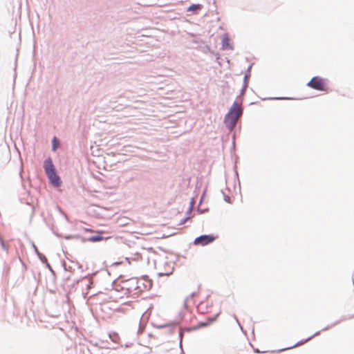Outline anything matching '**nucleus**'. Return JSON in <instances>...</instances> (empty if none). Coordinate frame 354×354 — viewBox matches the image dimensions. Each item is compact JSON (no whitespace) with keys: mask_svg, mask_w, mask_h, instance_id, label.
Here are the masks:
<instances>
[{"mask_svg":"<svg viewBox=\"0 0 354 354\" xmlns=\"http://www.w3.org/2000/svg\"><path fill=\"white\" fill-rule=\"evenodd\" d=\"M229 41L230 39L227 38V37H224L223 38V40H222V43H223V46L225 48H230V49H232V47L231 46H230L229 44Z\"/></svg>","mask_w":354,"mask_h":354,"instance_id":"nucleus-9","label":"nucleus"},{"mask_svg":"<svg viewBox=\"0 0 354 354\" xmlns=\"http://www.w3.org/2000/svg\"><path fill=\"white\" fill-rule=\"evenodd\" d=\"M0 242H1V246H2L3 248L6 249V245H5V243H4V241H3V238L1 237V235H0Z\"/></svg>","mask_w":354,"mask_h":354,"instance_id":"nucleus-12","label":"nucleus"},{"mask_svg":"<svg viewBox=\"0 0 354 354\" xmlns=\"http://www.w3.org/2000/svg\"><path fill=\"white\" fill-rule=\"evenodd\" d=\"M57 138H53V150H56V149H57Z\"/></svg>","mask_w":354,"mask_h":354,"instance_id":"nucleus-11","label":"nucleus"},{"mask_svg":"<svg viewBox=\"0 0 354 354\" xmlns=\"http://www.w3.org/2000/svg\"><path fill=\"white\" fill-rule=\"evenodd\" d=\"M242 115V109L237 102H234L229 112L225 117V124L227 129L232 130Z\"/></svg>","mask_w":354,"mask_h":354,"instance_id":"nucleus-1","label":"nucleus"},{"mask_svg":"<svg viewBox=\"0 0 354 354\" xmlns=\"http://www.w3.org/2000/svg\"><path fill=\"white\" fill-rule=\"evenodd\" d=\"M214 320H215V318H208V319H207V321H205V322H199L196 326H194L192 328V329L197 330L201 327L207 326L209 325L211 323H212Z\"/></svg>","mask_w":354,"mask_h":354,"instance_id":"nucleus-6","label":"nucleus"},{"mask_svg":"<svg viewBox=\"0 0 354 354\" xmlns=\"http://www.w3.org/2000/svg\"><path fill=\"white\" fill-rule=\"evenodd\" d=\"M103 240V237L102 236H92L88 238V241L91 242H97Z\"/></svg>","mask_w":354,"mask_h":354,"instance_id":"nucleus-10","label":"nucleus"},{"mask_svg":"<svg viewBox=\"0 0 354 354\" xmlns=\"http://www.w3.org/2000/svg\"><path fill=\"white\" fill-rule=\"evenodd\" d=\"M203 6L201 4H192L188 8L187 11L189 12H196L201 10Z\"/></svg>","mask_w":354,"mask_h":354,"instance_id":"nucleus-7","label":"nucleus"},{"mask_svg":"<svg viewBox=\"0 0 354 354\" xmlns=\"http://www.w3.org/2000/svg\"><path fill=\"white\" fill-rule=\"evenodd\" d=\"M307 86L320 91H327L328 89L326 81L319 77H313L311 80L307 84Z\"/></svg>","mask_w":354,"mask_h":354,"instance_id":"nucleus-2","label":"nucleus"},{"mask_svg":"<svg viewBox=\"0 0 354 354\" xmlns=\"http://www.w3.org/2000/svg\"><path fill=\"white\" fill-rule=\"evenodd\" d=\"M48 178L50 179L52 184H53L55 186H59L61 183V180L59 177L56 174L55 171L48 174Z\"/></svg>","mask_w":354,"mask_h":354,"instance_id":"nucleus-5","label":"nucleus"},{"mask_svg":"<svg viewBox=\"0 0 354 354\" xmlns=\"http://www.w3.org/2000/svg\"><path fill=\"white\" fill-rule=\"evenodd\" d=\"M110 339L115 343H117L120 340V337L117 333L113 332L109 334Z\"/></svg>","mask_w":354,"mask_h":354,"instance_id":"nucleus-8","label":"nucleus"},{"mask_svg":"<svg viewBox=\"0 0 354 354\" xmlns=\"http://www.w3.org/2000/svg\"><path fill=\"white\" fill-rule=\"evenodd\" d=\"M217 236H215L214 235H202L199 237H197L194 241V243L195 245H200L202 246L206 245L209 243H211L214 242Z\"/></svg>","mask_w":354,"mask_h":354,"instance_id":"nucleus-3","label":"nucleus"},{"mask_svg":"<svg viewBox=\"0 0 354 354\" xmlns=\"http://www.w3.org/2000/svg\"><path fill=\"white\" fill-rule=\"evenodd\" d=\"M132 281H133V282L136 281V280L135 279H132Z\"/></svg>","mask_w":354,"mask_h":354,"instance_id":"nucleus-14","label":"nucleus"},{"mask_svg":"<svg viewBox=\"0 0 354 354\" xmlns=\"http://www.w3.org/2000/svg\"><path fill=\"white\" fill-rule=\"evenodd\" d=\"M85 231H86V232H93V230H91V229H87V228H86V229H85Z\"/></svg>","mask_w":354,"mask_h":354,"instance_id":"nucleus-13","label":"nucleus"},{"mask_svg":"<svg viewBox=\"0 0 354 354\" xmlns=\"http://www.w3.org/2000/svg\"><path fill=\"white\" fill-rule=\"evenodd\" d=\"M44 168L46 175L55 171V167L50 158H48L44 161Z\"/></svg>","mask_w":354,"mask_h":354,"instance_id":"nucleus-4","label":"nucleus"}]
</instances>
